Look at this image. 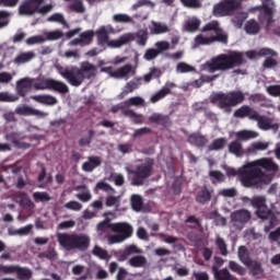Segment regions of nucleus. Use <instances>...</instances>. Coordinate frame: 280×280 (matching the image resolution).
<instances>
[{"instance_id":"obj_7","label":"nucleus","mask_w":280,"mask_h":280,"mask_svg":"<svg viewBox=\"0 0 280 280\" xmlns=\"http://www.w3.org/2000/svg\"><path fill=\"white\" fill-rule=\"evenodd\" d=\"M125 170L128 176H131V185L133 187H141L154 172V160L148 158L143 163L137 165L136 170H131L130 167H126Z\"/></svg>"},{"instance_id":"obj_37","label":"nucleus","mask_w":280,"mask_h":280,"mask_svg":"<svg viewBox=\"0 0 280 280\" xmlns=\"http://www.w3.org/2000/svg\"><path fill=\"white\" fill-rule=\"evenodd\" d=\"M214 34V36H210V40L212 43H223V45H226V43H229V35L224 33V30H222V27L219 26Z\"/></svg>"},{"instance_id":"obj_48","label":"nucleus","mask_w":280,"mask_h":280,"mask_svg":"<svg viewBox=\"0 0 280 280\" xmlns=\"http://www.w3.org/2000/svg\"><path fill=\"white\" fill-rule=\"evenodd\" d=\"M226 145V139L225 138H219L212 141V143L208 147V150L210 152L218 151V150H224V147Z\"/></svg>"},{"instance_id":"obj_9","label":"nucleus","mask_w":280,"mask_h":280,"mask_svg":"<svg viewBox=\"0 0 280 280\" xmlns=\"http://www.w3.org/2000/svg\"><path fill=\"white\" fill-rule=\"evenodd\" d=\"M95 34L97 37V45H100V47H104V45H107V47H110L112 49H119V47H124V45H129V43H132V40H135V33H126L122 34L118 39L112 40H109L110 36L106 34V31L102 27H100Z\"/></svg>"},{"instance_id":"obj_3","label":"nucleus","mask_w":280,"mask_h":280,"mask_svg":"<svg viewBox=\"0 0 280 280\" xmlns=\"http://www.w3.org/2000/svg\"><path fill=\"white\" fill-rule=\"evenodd\" d=\"M242 65H244V52L232 51L213 57L203 65V69L208 73H215V71H230V69L242 67Z\"/></svg>"},{"instance_id":"obj_53","label":"nucleus","mask_w":280,"mask_h":280,"mask_svg":"<svg viewBox=\"0 0 280 280\" xmlns=\"http://www.w3.org/2000/svg\"><path fill=\"white\" fill-rule=\"evenodd\" d=\"M136 43L137 45H140V47H145V45H148V32L139 31L136 34Z\"/></svg>"},{"instance_id":"obj_23","label":"nucleus","mask_w":280,"mask_h":280,"mask_svg":"<svg viewBox=\"0 0 280 280\" xmlns=\"http://www.w3.org/2000/svg\"><path fill=\"white\" fill-rule=\"evenodd\" d=\"M31 100H34V102L38 104H44L45 106H56V104H58V98L49 94L33 95Z\"/></svg>"},{"instance_id":"obj_33","label":"nucleus","mask_w":280,"mask_h":280,"mask_svg":"<svg viewBox=\"0 0 280 280\" xmlns=\"http://www.w3.org/2000/svg\"><path fill=\"white\" fill-rule=\"evenodd\" d=\"M237 256L244 266H249L253 261V259H250V253L248 252V248L244 245L238 247Z\"/></svg>"},{"instance_id":"obj_57","label":"nucleus","mask_w":280,"mask_h":280,"mask_svg":"<svg viewBox=\"0 0 280 280\" xmlns=\"http://www.w3.org/2000/svg\"><path fill=\"white\" fill-rule=\"evenodd\" d=\"M96 229H97L98 233H106V231H108V229H110V231H113V223H110V220L106 219V220L100 222L96 225Z\"/></svg>"},{"instance_id":"obj_17","label":"nucleus","mask_w":280,"mask_h":280,"mask_svg":"<svg viewBox=\"0 0 280 280\" xmlns=\"http://www.w3.org/2000/svg\"><path fill=\"white\" fill-rule=\"evenodd\" d=\"M43 85L48 91H56L57 93H61L62 95L69 93V86L62 82L55 79H46L43 81Z\"/></svg>"},{"instance_id":"obj_46","label":"nucleus","mask_w":280,"mask_h":280,"mask_svg":"<svg viewBox=\"0 0 280 280\" xmlns=\"http://www.w3.org/2000/svg\"><path fill=\"white\" fill-rule=\"evenodd\" d=\"M246 19H248L247 12H238L232 19V23L240 30L242 28V25H244V21H246Z\"/></svg>"},{"instance_id":"obj_60","label":"nucleus","mask_w":280,"mask_h":280,"mask_svg":"<svg viewBox=\"0 0 280 280\" xmlns=\"http://www.w3.org/2000/svg\"><path fill=\"white\" fill-rule=\"evenodd\" d=\"M220 27V22L213 20L211 22H208L202 28L201 32H215Z\"/></svg>"},{"instance_id":"obj_13","label":"nucleus","mask_w":280,"mask_h":280,"mask_svg":"<svg viewBox=\"0 0 280 280\" xmlns=\"http://www.w3.org/2000/svg\"><path fill=\"white\" fill-rule=\"evenodd\" d=\"M242 2L240 0H222L213 5L212 14L217 19L222 16H232L235 10H240Z\"/></svg>"},{"instance_id":"obj_41","label":"nucleus","mask_w":280,"mask_h":280,"mask_svg":"<svg viewBox=\"0 0 280 280\" xmlns=\"http://www.w3.org/2000/svg\"><path fill=\"white\" fill-rule=\"evenodd\" d=\"M68 9L70 12H74L75 14H84V12H86V8H84L82 0H74L68 5Z\"/></svg>"},{"instance_id":"obj_36","label":"nucleus","mask_w":280,"mask_h":280,"mask_svg":"<svg viewBox=\"0 0 280 280\" xmlns=\"http://www.w3.org/2000/svg\"><path fill=\"white\" fill-rule=\"evenodd\" d=\"M35 57L36 55L32 51L22 52L14 58L13 62L14 65H25V62H32Z\"/></svg>"},{"instance_id":"obj_35","label":"nucleus","mask_w":280,"mask_h":280,"mask_svg":"<svg viewBox=\"0 0 280 280\" xmlns=\"http://www.w3.org/2000/svg\"><path fill=\"white\" fill-rule=\"evenodd\" d=\"M124 117H129L135 124H143V114H137L130 108H122Z\"/></svg>"},{"instance_id":"obj_25","label":"nucleus","mask_w":280,"mask_h":280,"mask_svg":"<svg viewBox=\"0 0 280 280\" xmlns=\"http://www.w3.org/2000/svg\"><path fill=\"white\" fill-rule=\"evenodd\" d=\"M132 73V65L127 63L116 70H112L110 78H115L116 80H121V78H126L128 80V75Z\"/></svg>"},{"instance_id":"obj_12","label":"nucleus","mask_w":280,"mask_h":280,"mask_svg":"<svg viewBox=\"0 0 280 280\" xmlns=\"http://www.w3.org/2000/svg\"><path fill=\"white\" fill-rule=\"evenodd\" d=\"M262 4L256 7L258 10V21L264 25L266 23V28L270 30V25L275 23V1L272 0H261Z\"/></svg>"},{"instance_id":"obj_38","label":"nucleus","mask_w":280,"mask_h":280,"mask_svg":"<svg viewBox=\"0 0 280 280\" xmlns=\"http://www.w3.org/2000/svg\"><path fill=\"white\" fill-rule=\"evenodd\" d=\"M247 268H249V272L253 277H255V279H259L261 276H264V268L261 267V262L259 261L252 260L250 265L247 266Z\"/></svg>"},{"instance_id":"obj_16","label":"nucleus","mask_w":280,"mask_h":280,"mask_svg":"<svg viewBox=\"0 0 280 280\" xmlns=\"http://www.w3.org/2000/svg\"><path fill=\"white\" fill-rule=\"evenodd\" d=\"M14 113L15 115H21L22 117H39L40 119L49 116V113L34 109L27 105L18 106Z\"/></svg>"},{"instance_id":"obj_49","label":"nucleus","mask_w":280,"mask_h":280,"mask_svg":"<svg viewBox=\"0 0 280 280\" xmlns=\"http://www.w3.org/2000/svg\"><path fill=\"white\" fill-rule=\"evenodd\" d=\"M131 207L133 211H141L143 209V197L141 195H132Z\"/></svg>"},{"instance_id":"obj_45","label":"nucleus","mask_w":280,"mask_h":280,"mask_svg":"<svg viewBox=\"0 0 280 280\" xmlns=\"http://www.w3.org/2000/svg\"><path fill=\"white\" fill-rule=\"evenodd\" d=\"M215 246L220 250V255L226 257L229 255V247L226 246V242L222 236L218 235L215 238Z\"/></svg>"},{"instance_id":"obj_11","label":"nucleus","mask_w":280,"mask_h":280,"mask_svg":"<svg viewBox=\"0 0 280 280\" xmlns=\"http://www.w3.org/2000/svg\"><path fill=\"white\" fill-rule=\"evenodd\" d=\"M112 231L117 234L109 236V244H121V242H126V240L132 237L133 232L132 225L126 222L113 223Z\"/></svg>"},{"instance_id":"obj_19","label":"nucleus","mask_w":280,"mask_h":280,"mask_svg":"<svg viewBox=\"0 0 280 280\" xmlns=\"http://www.w3.org/2000/svg\"><path fill=\"white\" fill-rule=\"evenodd\" d=\"M34 89V79L23 78L16 81V93L20 97H25Z\"/></svg>"},{"instance_id":"obj_10","label":"nucleus","mask_w":280,"mask_h":280,"mask_svg":"<svg viewBox=\"0 0 280 280\" xmlns=\"http://www.w3.org/2000/svg\"><path fill=\"white\" fill-rule=\"evenodd\" d=\"M236 139L232 141L228 150L230 154H234V156H244V147L242 145V141H250V139H257L259 133L253 130H240L236 133Z\"/></svg>"},{"instance_id":"obj_26","label":"nucleus","mask_w":280,"mask_h":280,"mask_svg":"<svg viewBox=\"0 0 280 280\" xmlns=\"http://www.w3.org/2000/svg\"><path fill=\"white\" fill-rule=\"evenodd\" d=\"M143 250L139 248L137 245H128L125 249L119 254L118 261H126L130 255H141Z\"/></svg>"},{"instance_id":"obj_18","label":"nucleus","mask_w":280,"mask_h":280,"mask_svg":"<svg viewBox=\"0 0 280 280\" xmlns=\"http://www.w3.org/2000/svg\"><path fill=\"white\" fill-rule=\"evenodd\" d=\"M95 36V32L93 30L85 31L79 35L78 38H74L70 42L72 47H85V45H91L93 43V37Z\"/></svg>"},{"instance_id":"obj_58","label":"nucleus","mask_w":280,"mask_h":280,"mask_svg":"<svg viewBox=\"0 0 280 280\" xmlns=\"http://www.w3.org/2000/svg\"><path fill=\"white\" fill-rule=\"evenodd\" d=\"M8 25H10V12L0 11V30L8 27Z\"/></svg>"},{"instance_id":"obj_21","label":"nucleus","mask_w":280,"mask_h":280,"mask_svg":"<svg viewBox=\"0 0 280 280\" xmlns=\"http://www.w3.org/2000/svg\"><path fill=\"white\" fill-rule=\"evenodd\" d=\"M150 124H156V126H163V128H170L172 126V119L165 114L153 113L149 116Z\"/></svg>"},{"instance_id":"obj_32","label":"nucleus","mask_w":280,"mask_h":280,"mask_svg":"<svg viewBox=\"0 0 280 280\" xmlns=\"http://www.w3.org/2000/svg\"><path fill=\"white\" fill-rule=\"evenodd\" d=\"M128 265L131 268H145L148 266V258L143 255H136L128 260Z\"/></svg>"},{"instance_id":"obj_22","label":"nucleus","mask_w":280,"mask_h":280,"mask_svg":"<svg viewBox=\"0 0 280 280\" xmlns=\"http://www.w3.org/2000/svg\"><path fill=\"white\" fill-rule=\"evenodd\" d=\"M172 86H174V83H166L165 86L151 96L150 102L156 104V102H161V100L167 97L172 93Z\"/></svg>"},{"instance_id":"obj_52","label":"nucleus","mask_w":280,"mask_h":280,"mask_svg":"<svg viewBox=\"0 0 280 280\" xmlns=\"http://www.w3.org/2000/svg\"><path fill=\"white\" fill-rule=\"evenodd\" d=\"M95 137V130L93 129H90L88 131V137H82L80 140H79V145L80 148H86V145H91V141L92 139Z\"/></svg>"},{"instance_id":"obj_44","label":"nucleus","mask_w":280,"mask_h":280,"mask_svg":"<svg viewBox=\"0 0 280 280\" xmlns=\"http://www.w3.org/2000/svg\"><path fill=\"white\" fill-rule=\"evenodd\" d=\"M15 275L19 280L32 279V270H30L28 268L18 266V268L15 269Z\"/></svg>"},{"instance_id":"obj_39","label":"nucleus","mask_w":280,"mask_h":280,"mask_svg":"<svg viewBox=\"0 0 280 280\" xmlns=\"http://www.w3.org/2000/svg\"><path fill=\"white\" fill-rule=\"evenodd\" d=\"M212 272L215 280H231V272L226 268L218 270V266H212Z\"/></svg>"},{"instance_id":"obj_59","label":"nucleus","mask_w":280,"mask_h":280,"mask_svg":"<svg viewBox=\"0 0 280 280\" xmlns=\"http://www.w3.org/2000/svg\"><path fill=\"white\" fill-rule=\"evenodd\" d=\"M159 50L156 48H149L145 50L143 58L150 62L151 60H155V58H159Z\"/></svg>"},{"instance_id":"obj_29","label":"nucleus","mask_w":280,"mask_h":280,"mask_svg":"<svg viewBox=\"0 0 280 280\" xmlns=\"http://www.w3.org/2000/svg\"><path fill=\"white\" fill-rule=\"evenodd\" d=\"M4 139L5 141H11L14 148H18L19 150H27L28 148H32V144L19 141V139L16 138V132L7 133L4 136Z\"/></svg>"},{"instance_id":"obj_40","label":"nucleus","mask_w":280,"mask_h":280,"mask_svg":"<svg viewBox=\"0 0 280 280\" xmlns=\"http://www.w3.org/2000/svg\"><path fill=\"white\" fill-rule=\"evenodd\" d=\"M167 32H170V27L166 24L154 21L152 22L151 34H167Z\"/></svg>"},{"instance_id":"obj_14","label":"nucleus","mask_w":280,"mask_h":280,"mask_svg":"<svg viewBox=\"0 0 280 280\" xmlns=\"http://www.w3.org/2000/svg\"><path fill=\"white\" fill-rule=\"evenodd\" d=\"M252 218L253 215L250 214V211L246 209L236 210L231 213L233 226L238 231H242V229H244V226L250 222Z\"/></svg>"},{"instance_id":"obj_55","label":"nucleus","mask_w":280,"mask_h":280,"mask_svg":"<svg viewBox=\"0 0 280 280\" xmlns=\"http://www.w3.org/2000/svg\"><path fill=\"white\" fill-rule=\"evenodd\" d=\"M154 47H156L155 50L161 56L163 51H170L171 45H170V42L167 40H161V42H156L154 44Z\"/></svg>"},{"instance_id":"obj_63","label":"nucleus","mask_w":280,"mask_h":280,"mask_svg":"<svg viewBox=\"0 0 280 280\" xmlns=\"http://www.w3.org/2000/svg\"><path fill=\"white\" fill-rule=\"evenodd\" d=\"M211 37H205L202 34H199L195 37V45L198 47L200 45H211Z\"/></svg>"},{"instance_id":"obj_34","label":"nucleus","mask_w":280,"mask_h":280,"mask_svg":"<svg viewBox=\"0 0 280 280\" xmlns=\"http://www.w3.org/2000/svg\"><path fill=\"white\" fill-rule=\"evenodd\" d=\"M270 144L268 142L255 141L247 149V154H255L256 152H264Z\"/></svg>"},{"instance_id":"obj_24","label":"nucleus","mask_w":280,"mask_h":280,"mask_svg":"<svg viewBox=\"0 0 280 280\" xmlns=\"http://www.w3.org/2000/svg\"><path fill=\"white\" fill-rule=\"evenodd\" d=\"M213 198V190H209L207 186L202 187L201 190L196 196V202L198 205H209Z\"/></svg>"},{"instance_id":"obj_5","label":"nucleus","mask_w":280,"mask_h":280,"mask_svg":"<svg viewBox=\"0 0 280 280\" xmlns=\"http://www.w3.org/2000/svg\"><path fill=\"white\" fill-rule=\"evenodd\" d=\"M244 100L246 95L242 91L219 92L210 95L211 104H218V107L226 113H231V108L243 104Z\"/></svg>"},{"instance_id":"obj_43","label":"nucleus","mask_w":280,"mask_h":280,"mask_svg":"<svg viewBox=\"0 0 280 280\" xmlns=\"http://www.w3.org/2000/svg\"><path fill=\"white\" fill-rule=\"evenodd\" d=\"M229 269L232 272H235V275H238L240 277L246 276V268H244L242 265H240L237 261L230 260L229 261Z\"/></svg>"},{"instance_id":"obj_20","label":"nucleus","mask_w":280,"mask_h":280,"mask_svg":"<svg viewBox=\"0 0 280 280\" xmlns=\"http://www.w3.org/2000/svg\"><path fill=\"white\" fill-rule=\"evenodd\" d=\"M257 115V110H255L253 107L248 105H243L240 108L235 109L233 117H236L237 119H250L253 121V117Z\"/></svg>"},{"instance_id":"obj_56","label":"nucleus","mask_w":280,"mask_h":280,"mask_svg":"<svg viewBox=\"0 0 280 280\" xmlns=\"http://www.w3.org/2000/svg\"><path fill=\"white\" fill-rule=\"evenodd\" d=\"M0 102H19V95L10 94V92H0Z\"/></svg>"},{"instance_id":"obj_62","label":"nucleus","mask_w":280,"mask_h":280,"mask_svg":"<svg viewBox=\"0 0 280 280\" xmlns=\"http://www.w3.org/2000/svg\"><path fill=\"white\" fill-rule=\"evenodd\" d=\"M176 70L178 71V73H191V71H194L195 68L189 63L179 62L176 67Z\"/></svg>"},{"instance_id":"obj_30","label":"nucleus","mask_w":280,"mask_h":280,"mask_svg":"<svg viewBox=\"0 0 280 280\" xmlns=\"http://www.w3.org/2000/svg\"><path fill=\"white\" fill-rule=\"evenodd\" d=\"M207 142V138L200 133L195 132L188 136V143H190V145H196V148H205Z\"/></svg>"},{"instance_id":"obj_28","label":"nucleus","mask_w":280,"mask_h":280,"mask_svg":"<svg viewBox=\"0 0 280 280\" xmlns=\"http://www.w3.org/2000/svg\"><path fill=\"white\" fill-rule=\"evenodd\" d=\"M244 30L249 36H256V34L261 32V25L259 22H257V20L250 19L245 23Z\"/></svg>"},{"instance_id":"obj_50","label":"nucleus","mask_w":280,"mask_h":280,"mask_svg":"<svg viewBox=\"0 0 280 280\" xmlns=\"http://www.w3.org/2000/svg\"><path fill=\"white\" fill-rule=\"evenodd\" d=\"M47 21L48 23H61V25L69 27V24L67 23V20L65 19V15L62 13H54L52 15L47 18Z\"/></svg>"},{"instance_id":"obj_42","label":"nucleus","mask_w":280,"mask_h":280,"mask_svg":"<svg viewBox=\"0 0 280 280\" xmlns=\"http://www.w3.org/2000/svg\"><path fill=\"white\" fill-rule=\"evenodd\" d=\"M199 28H200V20L198 19L188 20L184 24V32L194 33V32H198Z\"/></svg>"},{"instance_id":"obj_1","label":"nucleus","mask_w":280,"mask_h":280,"mask_svg":"<svg viewBox=\"0 0 280 280\" xmlns=\"http://www.w3.org/2000/svg\"><path fill=\"white\" fill-rule=\"evenodd\" d=\"M260 167L265 170V172ZM266 172L277 174V172H279V164L270 158H262L249 162L238 170V180L243 187L247 188L270 185V183H272V176L266 174Z\"/></svg>"},{"instance_id":"obj_6","label":"nucleus","mask_w":280,"mask_h":280,"mask_svg":"<svg viewBox=\"0 0 280 280\" xmlns=\"http://www.w3.org/2000/svg\"><path fill=\"white\" fill-rule=\"evenodd\" d=\"M57 240L65 250H80L84 253L91 246V237L86 234L60 233L57 235Z\"/></svg>"},{"instance_id":"obj_54","label":"nucleus","mask_w":280,"mask_h":280,"mask_svg":"<svg viewBox=\"0 0 280 280\" xmlns=\"http://www.w3.org/2000/svg\"><path fill=\"white\" fill-rule=\"evenodd\" d=\"M114 23H132V18L126 13H117L113 15Z\"/></svg>"},{"instance_id":"obj_15","label":"nucleus","mask_w":280,"mask_h":280,"mask_svg":"<svg viewBox=\"0 0 280 280\" xmlns=\"http://www.w3.org/2000/svg\"><path fill=\"white\" fill-rule=\"evenodd\" d=\"M253 121H257L258 128H260V130H273L275 132L279 130V124L273 122V119L268 116L259 115V112L253 116Z\"/></svg>"},{"instance_id":"obj_61","label":"nucleus","mask_w":280,"mask_h":280,"mask_svg":"<svg viewBox=\"0 0 280 280\" xmlns=\"http://www.w3.org/2000/svg\"><path fill=\"white\" fill-rule=\"evenodd\" d=\"M92 253L93 255H95V257H98L100 259H108V252L100 246H94Z\"/></svg>"},{"instance_id":"obj_4","label":"nucleus","mask_w":280,"mask_h":280,"mask_svg":"<svg viewBox=\"0 0 280 280\" xmlns=\"http://www.w3.org/2000/svg\"><path fill=\"white\" fill-rule=\"evenodd\" d=\"M268 200L264 196H254L250 200V206L256 209L255 214L261 222L268 221V224L265 225V233H270L272 228L277 225L278 219L277 214L272 209L268 208Z\"/></svg>"},{"instance_id":"obj_2","label":"nucleus","mask_w":280,"mask_h":280,"mask_svg":"<svg viewBox=\"0 0 280 280\" xmlns=\"http://www.w3.org/2000/svg\"><path fill=\"white\" fill-rule=\"evenodd\" d=\"M59 75L65 78L71 86H82L84 80H93L97 75V67L89 61L81 62L80 68L72 66L59 70Z\"/></svg>"},{"instance_id":"obj_8","label":"nucleus","mask_w":280,"mask_h":280,"mask_svg":"<svg viewBox=\"0 0 280 280\" xmlns=\"http://www.w3.org/2000/svg\"><path fill=\"white\" fill-rule=\"evenodd\" d=\"M45 0H23L18 9L20 16H34L36 14H49L54 10L52 4H45Z\"/></svg>"},{"instance_id":"obj_47","label":"nucleus","mask_w":280,"mask_h":280,"mask_svg":"<svg viewBox=\"0 0 280 280\" xmlns=\"http://www.w3.org/2000/svg\"><path fill=\"white\" fill-rule=\"evenodd\" d=\"M125 106H127V108H130V106L145 107V100H143L141 96H132L125 101Z\"/></svg>"},{"instance_id":"obj_31","label":"nucleus","mask_w":280,"mask_h":280,"mask_svg":"<svg viewBox=\"0 0 280 280\" xmlns=\"http://www.w3.org/2000/svg\"><path fill=\"white\" fill-rule=\"evenodd\" d=\"M102 165V160L100 156H90L88 158V162L82 164L83 172H93L95 167H100Z\"/></svg>"},{"instance_id":"obj_51","label":"nucleus","mask_w":280,"mask_h":280,"mask_svg":"<svg viewBox=\"0 0 280 280\" xmlns=\"http://www.w3.org/2000/svg\"><path fill=\"white\" fill-rule=\"evenodd\" d=\"M33 198L35 202H49L51 200V196L47 191H36L33 194Z\"/></svg>"},{"instance_id":"obj_64","label":"nucleus","mask_w":280,"mask_h":280,"mask_svg":"<svg viewBox=\"0 0 280 280\" xmlns=\"http://www.w3.org/2000/svg\"><path fill=\"white\" fill-rule=\"evenodd\" d=\"M267 93L271 95V97H280V84L267 86Z\"/></svg>"},{"instance_id":"obj_27","label":"nucleus","mask_w":280,"mask_h":280,"mask_svg":"<svg viewBox=\"0 0 280 280\" xmlns=\"http://www.w3.org/2000/svg\"><path fill=\"white\" fill-rule=\"evenodd\" d=\"M143 84V78L136 77L131 81L127 82L125 85V90L122 91L121 95H128L129 93H132L139 89Z\"/></svg>"}]
</instances>
